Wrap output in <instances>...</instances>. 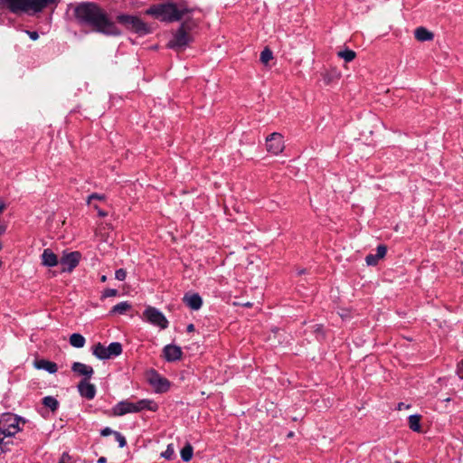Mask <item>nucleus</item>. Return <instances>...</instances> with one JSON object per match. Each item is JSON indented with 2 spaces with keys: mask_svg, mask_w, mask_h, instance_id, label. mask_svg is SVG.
I'll list each match as a JSON object with an SVG mask.
<instances>
[{
  "mask_svg": "<svg viewBox=\"0 0 463 463\" xmlns=\"http://www.w3.org/2000/svg\"><path fill=\"white\" fill-rule=\"evenodd\" d=\"M74 14L80 24L91 26L98 33L112 36L121 34V31L109 19L107 13L96 4H80L75 7Z\"/></svg>",
  "mask_w": 463,
  "mask_h": 463,
  "instance_id": "f257e3e1",
  "label": "nucleus"
},
{
  "mask_svg": "<svg viewBox=\"0 0 463 463\" xmlns=\"http://www.w3.org/2000/svg\"><path fill=\"white\" fill-rule=\"evenodd\" d=\"M56 0H1L2 5L14 14L39 13Z\"/></svg>",
  "mask_w": 463,
  "mask_h": 463,
  "instance_id": "f03ea898",
  "label": "nucleus"
},
{
  "mask_svg": "<svg viewBox=\"0 0 463 463\" xmlns=\"http://www.w3.org/2000/svg\"><path fill=\"white\" fill-rule=\"evenodd\" d=\"M186 9H180L174 3H164L152 5L146 13L164 22H175L180 20Z\"/></svg>",
  "mask_w": 463,
  "mask_h": 463,
  "instance_id": "7ed1b4c3",
  "label": "nucleus"
},
{
  "mask_svg": "<svg viewBox=\"0 0 463 463\" xmlns=\"http://www.w3.org/2000/svg\"><path fill=\"white\" fill-rule=\"evenodd\" d=\"M157 404L149 399H142L136 402L125 400L118 402L112 409L115 416H123L128 413H137L144 410L150 411H157Z\"/></svg>",
  "mask_w": 463,
  "mask_h": 463,
  "instance_id": "20e7f679",
  "label": "nucleus"
},
{
  "mask_svg": "<svg viewBox=\"0 0 463 463\" xmlns=\"http://www.w3.org/2000/svg\"><path fill=\"white\" fill-rule=\"evenodd\" d=\"M21 422L24 424L25 420L14 414L2 415L0 418V444L4 443L5 437H13L21 430Z\"/></svg>",
  "mask_w": 463,
  "mask_h": 463,
  "instance_id": "39448f33",
  "label": "nucleus"
},
{
  "mask_svg": "<svg viewBox=\"0 0 463 463\" xmlns=\"http://www.w3.org/2000/svg\"><path fill=\"white\" fill-rule=\"evenodd\" d=\"M117 21L121 24L127 30L140 35H145L149 32L147 25L137 16L119 14L117 16Z\"/></svg>",
  "mask_w": 463,
  "mask_h": 463,
  "instance_id": "423d86ee",
  "label": "nucleus"
},
{
  "mask_svg": "<svg viewBox=\"0 0 463 463\" xmlns=\"http://www.w3.org/2000/svg\"><path fill=\"white\" fill-rule=\"evenodd\" d=\"M143 317L148 323L158 326L160 329H165L168 326V321L166 317L156 307H147L143 313Z\"/></svg>",
  "mask_w": 463,
  "mask_h": 463,
  "instance_id": "0eeeda50",
  "label": "nucleus"
},
{
  "mask_svg": "<svg viewBox=\"0 0 463 463\" xmlns=\"http://www.w3.org/2000/svg\"><path fill=\"white\" fill-rule=\"evenodd\" d=\"M81 255L79 251L63 252L60 259L62 272H71L79 264Z\"/></svg>",
  "mask_w": 463,
  "mask_h": 463,
  "instance_id": "6e6552de",
  "label": "nucleus"
},
{
  "mask_svg": "<svg viewBox=\"0 0 463 463\" xmlns=\"http://www.w3.org/2000/svg\"><path fill=\"white\" fill-rule=\"evenodd\" d=\"M191 37L184 24L175 32L173 38L168 43V47L175 50H181L184 48L189 42Z\"/></svg>",
  "mask_w": 463,
  "mask_h": 463,
  "instance_id": "1a4fd4ad",
  "label": "nucleus"
},
{
  "mask_svg": "<svg viewBox=\"0 0 463 463\" xmlns=\"http://www.w3.org/2000/svg\"><path fill=\"white\" fill-rule=\"evenodd\" d=\"M266 147L268 152L279 155L284 150V140L281 134L274 132L267 137Z\"/></svg>",
  "mask_w": 463,
  "mask_h": 463,
  "instance_id": "9d476101",
  "label": "nucleus"
},
{
  "mask_svg": "<svg viewBox=\"0 0 463 463\" xmlns=\"http://www.w3.org/2000/svg\"><path fill=\"white\" fill-rule=\"evenodd\" d=\"M164 357L167 362H175L181 358L182 350L179 346L175 345H167L163 350Z\"/></svg>",
  "mask_w": 463,
  "mask_h": 463,
  "instance_id": "9b49d317",
  "label": "nucleus"
},
{
  "mask_svg": "<svg viewBox=\"0 0 463 463\" xmlns=\"http://www.w3.org/2000/svg\"><path fill=\"white\" fill-rule=\"evenodd\" d=\"M184 304L193 310H198L203 305V299L197 293H187L183 298Z\"/></svg>",
  "mask_w": 463,
  "mask_h": 463,
  "instance_id": "f8f14e48",
  "label": "nucleus"
},
{
  "mask_svg": "<svg viewBox=\"0 0 463 463\" xmlns=\"http://www.w3.org/2000/svg\"><path fill=\"white\" fill-rule=\"evenodd\" d=\"M79 392L82 397L91 400L95 397V386L90 383L86 379L80 382L78 385Z\"/></svg>",
  "mask_w": 463,
  "mask_h": 463,
  "instance_id": "ddd939ff",
  "label": "nucleus"
},
{
  "mask_svg": "<svg viewBox=\"0 0 463 463\" xmlns=\"http://www.w3.org/2000/svg\"><path fill=\"white\" fill-rule=\"evenodd\" d=\"M71 370L79 375L85 376L86 379H90L94 372L91 366L80 362L73 363Z\"/></svg>",
  "mask_w": 463,
  "mask_h": 463,
  "instance_id": "4468645a",
  "label": "nucleus"
},
{
  "mask_svg": "<svg viewBox=\"0 0 463 463\" xmlns=\"http://www.w3.org/2000/svg\"><path fill=\"white\" fill-rule=\"evenodd\" d=\"M387 251V248L383 245H379L376 249L375 254H369L365 258V261L367 265L373 266L378 263V261L383 259Z\"/></svg>",
  "mask_w": 463,
  "mask_h": 463,
  "instance_id": "2eb2a0df",
  "label": "nucleus"
},
{
  "mask_svg": "<svg viewBox=\"0 0 463 463\" xmlns=\"http://www.w3.org/2000/svg\"><path fill=\"white\" fill-rule=\"evenodd\" d=\"M42 263L47 267H54L60 264V260L52 250L45 249L42 254Z\"/></svg>",
  "mask_w": 463,
  "mask_h": 463,
  "instance_id": "dca6fc26",
  "label": "nucleus"
},
{
  "mask_svg": "<svg viewBox=\"0 0 463 463\" xmlns=\"http://www.w3.org/2000/svg\"><path fill=\"white\" fill-rule=\"evenodd\" d=\"M35 366L36 368L45 370L50 373H54L58 370V366L55 363L44 359L36 361Z\"/></svg>",
  "mask_w": 463,
  "mask_h": 463,
  "instance_id": "f3484780",
  "label": "nucleus"
},
{
  "mask_svg": "<svg viewBox=\"0 0 463 463\" xmlns=\"http://www.w3.org/2000/svg\"><path fill=\"white\" fill-rule=\"evenodd\" d=\"M415 38L418 41L425 42V41H430L433 38V33L428 31L424 27H419L415 30Z\"/></svg>",
  "mask_w": 463,
  "mask_h": 463,
  "instance_id": "a211bd4d",
  "label": "nucleus"
},
{
  "mask_svg": "<svg viewBox=\"0 0 463 463\" xmlns=\"http://www.w3.org/2000/svg\"><path fill=\"white\" fill-rule=\"evenodd\" d=\"M93 354L101 360L109 359V354L107 352V346H104L100 343L97 344L93 348Z\"/></svg>",
  "mask_w": 463,
  "mask_h": 463,
  "instance_id": "6ab92c4d",
  "label": "nucleus"
},
{
  "mask_svg": "<svg viewBox=\"0 0 463 463\" xmlns=\"http://www.w3.org/2000/svg\"><path fill=\"white\" fill-rule=\"evenodd\" d=\"M130 308H131V305L127 301H123V302H120V303L115 305L112 307L110 313L123 315V314H126L128 310H130Z\"/></svg>",
  "mask_w": 463,
  "mask_h": 463,
  "instance_id": "aec40b11",
  "label": "nucleus"
},
{
  "mask_svg": "<svg viewBox=\"0 0 463 463\" xmlns=\"http://www.w3.org/2000/svg\"><path fill=\"white\" fill-rule=\"evenodd\" d=\"M86 340L83 335L74 333L70 336V344L73 347L81 348L85 345Z\"/></svg>",
  "mask_w": 463,
  "mask_h": 463,
  "instance_id": "412c9836",
  "label": "nucleus"
},
{
  "mask_svg": "<svg viewBox=\"0 0 463 463\" xmlns=\"http://www.w3.org/2000/svg\"><path fill=\"white\" fill-rule=\"evenodd\" d=\"M409 427L413 431L420 432V416L418 414L411 415L409 417Z\"/></svg>",
  "mask_w": 463,
  "mask_h": 463,
  "instance_id": "4be33fe9",
  "label": "nucleus"
},
{
  "mask_svg": "<svg viewBox=\"0 0 463 463\" xmlns=\"http://www.w3.org/2000/svg\"><path fill=\"white\" fill-rule=\"evenodd\" d=\"M108 354H109V358L113 356H118L122 353V346L118 342H113L107 346Z\"/></svg>",
  "mask_w": 463,
  "mask_h": 463,
  "instance_id": "5701e85b",
  "label": "nucleus"
},
{
  "mask_svg": "<svg viewBox=\"0 0 463 463\" xmlns=\"http://www.w3.org/2000/svg\"><path fill=\"white\" fill-rule=\"evenodd\" d=\"M43 403L47 408H50L52 411H56L59 406L58 401L52 396L44 397L43 399Z\"/></svg>",
  "mask_w": 463,
  "mask_h": 463,
  "instance_id": "b1692460",
  "label": "nucleus"
},
{
  "mask_svg": "<svg viewBox=\"0 0 463 463\" xmlns=\"http://www.w3.org/2000/svg\"><path fill=\"white\" fill-rule=\"evenodd\" d=\"M193 447L190 444H186L181 450V458L184 462L189 461L193 457Z\"/></svg>",
  "mask_w": 463,
  "mask_h": 463,
  "instance_id": "393cba45",
  "label": "nucleus"
},
{
  "mask_svg": "<svg viewBox=\"0 0 463 463\" xmlns=\"http://www.w3.org/2000/svg\"><path fill=\"white\" fill-rule=\"evenodd\" d=\"M260 61L264 65H268L269 61L273 59V53L269 48L266 47L260 53Z\"/></svg>",
  "mask_w": 463,
  "mask_h": 463,
  "instance_id": "a878e982",
  "label": "nucleus"
},
{
  "mask_svg": "<svg viewBox=\"0 0 463 463\" xmlns=\"http://www.w3.org/2000/svg\"><path fill=\"white\" fill-rule=\"evenodd\" d=\"M156 381L151 380V383L156 384L160 390H166L168 388L169 382L166 379L161 378L157 374H156Z\"/></svg>",
  "mask_w": 463,
  "mask_h": 463,
  "instance_id": "bb28decb",
  "label": "nucleus"
},
{
  "mask_svg": "<svg viewBox=\"0 0 463 463\" xmlns=\"http://www.w3.org/2000/svg\"><path fill=\"white\" fill-rule=\"evenodd\" d=\"M338 55L343 58L345 61H352L355 57V52L351 50H345L339 52Z\"/></svg>",
  "mask_w": 463,
  "mask_h": 463,
  "instance_id": "cd10ccee",
  "label": "nucleus"
},
{
  "mask_svg": "<svg viewBox=\"0 0 463 463\" xmlns=\"http://www.w3.org/2000/svg\"><path fill=\"white\" fill-rule=\"evenodd\" d=\"M114 436H115L116 440L118 442V445L120 448H123L126 446V444H127L126 439L123 435H121V433L116 431V432H114Z\"/></svg>",
  "mask_w": 463,
  "mask_h": 463,
  "instance_id": "c85d7f7f",
  "label": "nucleus"
},
{
  "mask_svg": "<svg viewBox=\"0 0 463 463\" xmlns=\"http://www.w3.org/2000/svg\"><path fill=\"white\" fill-rule=\"evenodd\" d=\"M175 453L174 448L172 445H168L167 449L165 452L161 454V456L166 459H171Z\"/></svg>",
  "mask_w": 463,
  "mask_h": 463,
  "instance_id": "c756f323",
  "label": "nucleus"
},
{
  "mask_svg": "<svg viewBox=\"0 0 463 463\" xmlns=\"http://www.w3.org/2000/svg\"><path fill=\"white\" fill-rule=\"evenodd\" d=\"M127 277V272L125 269H119L116 271L115 273V278L118 279V280H120V281H123Z\"/></svg>",
  "mask_w": 463,
  "mask_h": 463,
  "instance_id": "7c9ffc66",
  "label": "nucleus"
},
{
  "mask_svg": "<svg viewBox=\"0 0 463 463\" xmlns=\"http://www.w3.org/2000/svg\"><path fill=\"white\" fill-rule=\"evenodd\" d=\"M103 200L104 199V195H101V194H90L89 197H88V204H91V201L92 200Z\"/></svg>",
  "mask_w": 463,
  "mask_h": 463,
  "instance_id": "2f4dec72",
  "label": "nucleus"
},
{
  "mask_svg": "<svg viewBox=\"0 0 463 463\" xmlns=\"http://www.w3.org/2000/svg\"><path fill=\"white\" fill-rule=\"evenodd\" d=\"M457 373L460 379H463V359L458 364Z\"/></svg>",
  "mask_w": 463,
  "mask_h": 463,
  "instance_id": "473e14b6",
  "label": "nucleus"
},
{
  "mask_svg": "<svg viewBox=\"0 0 463 463\" xmlns=\"http://www.w3.org/2000/svg\"><path fill=\"white\" fill-rule=\"evenodd\" d=\"M70 459H71L70 455L68 453L64 452V453H62V455L59 460V463H69Z\"/></svg>",
  "mask_w": 463,
  "mask_h": 463,
  "instance_id": "72a5a7b5",
  "label": "nucleus"
},
{
  "mask_svg": "<svg viewBox=\"0 0 463 463\" xmlns=\"http://www.w3.org/2000/svg\"><path fill=\"white\" fill-rule=\"evenodd\" d=\"M114 432H115V431H114V430H112L110 428L106 427V428H104V429L101 430L100 434H101L102 436L106 437V436H109V435H110V434H113V435H114Z\"/></svg>",
  "mask_w": 463,
  "mask_h": 463,
  "instance_id": "f704fd0d",
  "label": "nucleus"
},
{
  "mask_svg": "<svg viewBox=\"0 0 463 463\" xmlns=\"http://www.w3.org/2000/svg\"><path fill=\"white\" fill-rule=\"evenodd\" d=\"M26 33L29 35V37L33 40V41H36L38 38H39V34L37 32H30V31H26Z\"/></svg>",
  "mask_w": 463,
  "mask_h": 463,
  "instance_id": "c9c22d12",
  "label": "nucleus"
},
{
  "mask_svg": "<svg viewBox=\"0 0 463 463\" xmlns=\"http://www.w3.org/2000/svg\"><path fill=\"white\" fill-rule=\"evenodd\" d=\"M118 293L117 289H107L104 293L105 297H114Z\"/></svg>",
  "mask_w": 463,
  "mask_h": 463,
  "instance_id": "e433bc0d",
  "label": "nucleus"
},
{
  "mask_svg": "<svg viewBox=\"0 0 463 463\" xmlns=\"http://www.w3.org/2000/svg\"><path fill=\"white\" fill-rule=\"evenodd\" d=\"M6 205L5 203H0V214L4 212V210L5 209Z\"/></svg>",
  "mask_w": 463,
  "mask_h": 463,
  "instance_id": "4c0bfd02",
  "label": "nucleus"
},
{
  "mask_svg": "<svg viewBox=\"0 0 463 463\" xmlns=\"http://www.w3.org/2000/svg\"><path fill=\"white\" fill-rule=\"evenodd\" d=\"M107 462V459L105 457H100L99 459H98V463H106Z\"/></svg>",
  "mask_w": 463,
  "mask_h": 463,
  "instance_id": "58836bf2",
  "label": "nucleus"
},
{
  "mask_svg": "<svg viewBox=\"0 0 463 463\" xmlns=\"http://www.w3.org/2000/svg\"><path fill=\"white\" fill-rule=\"evenodd\" d=\"M5 232V226H0V235L3 234Z\"/></svg>",
  "mask_w": 463,
  "mask_h": 463,
  "instance_id": "ea45409f",
  "label": "nucleus"
},
{
  "mask_svg": "<svg viewBox=\"0 0 463 463\" xmlns=\"http://www.w3.org/2000/svg\"><path fill=\"white\" fill-rule=\"evenodd\" d=\"M187 330H188V331H193V330H194V325L190 324V325L187 326Z\"/></svg>",
  "mask_w": 463,
  "mask_h": 463,
  "instance_id": "a19ab883",
  "label": "nucleus"
},
{
  "mask_svg": "<svg viewBox=\"0 0 463 463\" xmlns=\"http://www.w3.org/2000/svg\"><path fill=\"white\" fill-rule=\"evenodd\" d=\"M99 214L100 216H105L106 215V213L104 212L100 211V210H99Z\"/></svg>",
  "mask_w": 463,
  "mask_h": 463,
  "instance_id": "79ce46f5",
  "label": "nucleus"
},
{
  "mask_svg": "<svg viewBox=\"0 0 463 463\" xmlns=\"http://www.w3.org/2000/svg\"><path fill=\"white\" fill-rule=\"evenodd\" d=\"M106 279H107L106 276H104V275H103V276L101 277V281H102V282H105V281H106Z\"/></svg>",
  "mask_w": 463,
  "mask_h": 463,
  "instance_id": "37998d69",
  "label": "nucleus"
},
{
  "mask_svg": "<svg viewBox=\"0 0 463 463\" xmlns=\"http://www.w3.org/2000/svg\"><path fill=\"white\" fill-rule=\"evenodd\" d=\"M402 408H403V405H402V403H400L399 404V409L401 410Z\"/></svg>",
  "mask_w": 463,
  "mask_h": 463,
  "instance_id": "c03bdc74",
  "label": "nucleus"
},
{
  "mask_svg": "<svg viewBox=\"0 0 463 463\" xmlns=\"http://www.w3.org/2000/svg\"><path fill=\"white\" fill-rule=\"evenodd\" d=\"M402 408H403V405H402V403H400L399 404V409L401 410Z\"/></svg>",
  "mask_w": 463,
  "mask_h": 463,
  "instance_id": "a18cd8bd",
  "label": "nucleus"
},
{
  "mask_svg": "<svg viewBox=\"0 0 463 463\" xmlns=\"http://www.w3.org/2000/svg\"><path fill=\"white\" fill-rule=\"evenodd\" d=\"M288 436V437H292V436H293V433H292V432H289Z\"/></svg>",
  "mask_w": 463,
  "mask_h": 463,
  "instance_id": "49530a36",
  "label": "nucleus"
}]
</instances>
